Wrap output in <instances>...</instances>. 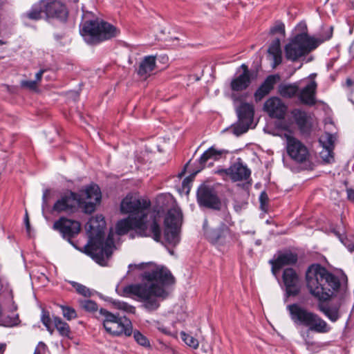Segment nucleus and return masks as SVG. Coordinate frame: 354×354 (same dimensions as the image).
<instances>
[{"label":"nucleus","mask_w":354,"mask_h":354,"mask_svg":"<svg viewBox=\"0 0 354 354\" xmlns=\"http://www.w3.org/2000/svg\"><path fill=\"white\" fill-rule=\"evenodd\" d=\"M151 203L149 200L127 195L121 202L120 211L129 216L118 221L115 232L118 235L127 234L130 230L142 237L151 236L156 242L161 240V229L156 220H149Z\"/></svg>","instance_id":"1"},{"label":"nucleus","mask_w":354,"mask_h":354,"mask_svg":"<svg viewBox=\"0 0 354 354\" xmlns=\"http://www.w3.org/2000/svg\"><path fill=\"white\" fill-rule=\"evenodd\" d=\"M142 277L143 282L128 285L123 288V292L137 297L147 310H156L160 306V301L168 296L167 286L174 283V277L169 270L162 266H154L145 271Z\"/></svg>","instance_id":"2"},{"label":"nucleus","mask_w":354,"mask_h":354,"mask_svg":"<svg viewBox=\"0 0 354 354\" xmlns=\"http://www.w3.org/2000/svg\"><path fill=\"white\" fill-rule=\"evenodd\" d=\"M106 222L102 215L92 217L86 225L89 241L86 246V253L101 266H106L111 257L113 248V234L110 232L104 239V230Z\"/></svg>","instance_id":"3"},{"label":"nucleus","mask_w":354,"mask_h":354,"mask_svg":"<svg viewBox=\"0 0 354 354\" xmlns=\"http://www.w3.org/2000/svg\"><path fill=\"white\" fill-rule=\"evenodd\" d=\"M310 293L319 301L328 300L339 287L337 277L319 264H313L306 273Z\"/></svg>","instance_id":"4"},{"label":"nucleus","mask_w":354,"mask_h":354,"mask_svg":"<svg viewBox=\"0 0 354 354\" xmlns=\"http://www.w3.org/2000/svg\"><path fill=\"white\" fill-rule=\"evenodd\" d=\"M333 27L323 30L322 34L310 36L306 32L297 34L285 46L286 58L292 62L309 54L319 45L329 40L333 35Z\"/></svg>","instance_id":"5"},{"label":"nucleus","mask_w":354,"mask_h":354,"mask_svg":"<svg viewBox=\"0 0 354 354\" xmlns=\"http://www.w3.org/2000/svg\"><path fill=\"white\" fill-rule=\"evenodd\" d=\"M286 309L291 320L297 326L306 327L308 330L317 333H327L331 330L328 324L319 315L299 304L288 305Z\"/></svg>","instance_id":"6"},{"label":"nucleus","mask_w":354,"mask_h":354,"mask_svg":"<svg viewBox=\"0 0 354 354\" xmlns=\"http://www.w3.org/2000/svg\"><path fill=\"white\" fill-rule=\"evenodd\" d=\"M80 33L86 43L95 44L117 37L120 30L104 21H90L84 23Z\"/></svg>","instance_id":"7"},{"label":"nucleus","mask_w":354,"mask_h":354,"mask_svg":"<svg viewBox=\"0 0 354 354\" xmlns=\"http://www.w3.org/2000/svg\"><path fill=\"white\" fill-rule=\"evenodd\" d=\"M102 323L106 331L113 336H130L133 332L131 322L125 317H119L105 309H100Z\"/></svg>","instance_id":"8"},{"label":"nucleus","mask_w":354,"mask_h":354,"mask_svg":"<svg viewBox=\"0 0 354 354\" xmlns=\"http://www.w3.org/2000/svg\"><path fill=\"white\" fill-rule=\"evenodd\" d=\"M183 214L178 208L169 209L165 218L164 238L167 243L176 245L178 243L180 238L178 229L181 224Z\"/></svg>","instance_id":"9"},{"label":"nucleus","mask_w":354,"mask_h":354,"mask_svg":"<svg viewBox=\"0 0 354 354\" xmlns=\"http://www.w3.org/2000/svg\"><path fill=\"white\" fill-rule=\"evenodd\" d=\"M224 220L218 227L214 228L207 232L209 240L216 244H226L230 243L234 239V234L230 230V227L233 225L232 216L227 210L221 213Z\"/></svg>","instance_id":"10"},{"label":"nucleus","mask_w":354,"mask_h":354,"mask_svg":"<svg viewBox=\"0 0 354 354\" xmlns=\"http://www.w3.org/2000/svg\"><path fill=\"white\" fill-rule=\"evenodd\" d=\"M84 202L80 196L75 192H68L62 195L53 205V211L57 213L73 214Z\"/></svg>","instance_id":"11"},{"label":"nucleus","mask_w":354,"mask_h":354,"mask_svg":"<svg viewBox=\"0 0 354 354\" xmlns=\"http://www.w3.org/2000/svg\"><path fill=\"white\" fill-rule=\"evenodd\" d=\"M284 137L286 140L287 153L292 160L299 163L309 160L310 154L304 144L290 133H285Z\"/></svg>","instance_id":"12"},{"label":"nucleus","mask_w":354,"mask_h":354,"mask_svg":"<svg viewBox=\"0 0 354 354\" xmlns=\"http://www.w3.org/2000/svg\"><path fill=\"white\" fill-rule=\"evenodd\" d=\"M224 180L230 178L232 181L245 180L250 176L251 171L246 165L242 162H236L232 165L228 169H221L215 171Z\"/></svg>","instance_id":"13"},{"label":"nucleus","mask_w":354,"mask_h":354,"mask_svg":"<svg viewBox=\"0 0 354 354\" xmlns=\"http://www.w3.org/2000/svg\"><path fill=\"white\" fill-rule=\"evenodd\" d=\"M197 201L201 206L209 209H220L221 202L214 188L202 185L198 189Z\"/></svg>","instance_id":"14"},{"label":"nucleus","mask_w":354,"mask_h":354,"mask_svg":"<svg viewBox=\"0 0 354 354\" xmlns=\"http://www.w3.org/2000/svg\"><path fill=\"white\" fill-rule=\"evenodd\" d=\"M80 222L65 217H61L53 224V229L59 231L69 241L80 232Z\"/></svg>","instance_id":"15"},{"label":"nucleus","mask_w":354,"mask_h":354,"mask_svg":"<svg viewBox=\"0 0 354 354\" xmlns=\"http://www.w3.org/2000/svg\"><path fill=\"white\" fill-rule=\"evenodd\" d=\"M263 109L270 118L283 119L287 111V106L279 97H272L266 101Z\"/></svg>","instance_id":"16"},{"label":"nucleus","mask_w":354,"mask_h":354,"mask_svg":"<svg viewBox=\"0 0 354 354\" xmlns=\"http://www.w3.org/2000/svg\"><path fill=\"white\" fill-rule=\"evenodd\" d=\"M44 11L47 17L65 19L67 10L64 4L58 0L42 1Z\"/></svg>","instance_id":"17"},{"label":"nucleus","mask_w":354,"mask_h":354,"mask_svg":"<svg viewBox=\"0 0 354 354\" xmlns=\"http://www.w3.org/2000/svg\"><path fill=\"white\" fill-rule=\"evenodd\" d=\"M342 305L341 301H333L330 303L319 302L317 308L331 322L335 323L342 317Z\"/></svg>","instance_id":"18"},{"label":"nucleus","mask_w":354,"mask_h":354,"mask_svg":"<svg viewBox=\"0 0 354 354\" xmlns=\"http://www.w3.org/2000/svg\"><path fill=\"white\" fill-rule=\"evenodd\" d=\"M283 281L288 296L297 295L300 291L299 277L292 268H286L283 272Z\"/></svg>","instance_id":"19"},{"label":"nucleus","mask_w":354,"mask_h":354,"mask_svg":"<svg viewBox=\"0 0 354 354\" xmlns=\"http://www.w3.org/2000/svg\"><path fill=\"white\" fill-rule=\"evenodd\" d=\"M297 259V254L291 252L279 253L275 259L270 261L273 274L277 276L283 267L296 263Z\"/></svg>","instance_id":"20"},{"label":"nucleus","mask_w":354,"mask_h":354,"mask_svg":"<svg viewBox=\"0 0 354 354\" xmlns=\"http://www.w3.org/2000/svg\"><path fill=\"white\" fill-rule=\"evenodd\" d=\"M84 194L88 201L84 203V212L91 214L95 211L96 204L100 203L101 201L100 187L96 185H91L86 188Z\"/></svg>","instance_id":"21"},{"label":"nucleus","mask_w":354,"mask_h":354,"mask_svg":"<svg viewBox=\"0 0 354 354\" xmlns=\"http://www.w3.org/2000/svg\"><path fill=\"white\" fill-rule=\"evenodd\" d=\"M241 68L243 70L242 73L233 78L230 83V88L234 91L245 90L251 83V74L248 66L243 64Z\"/></svg>","instance_id":"22"},{"label":"nucleus","mask_w":354,"mask_h":354,"mask_svg":"<svg viewBox=\"0 0 354 354\" xmlns=\"http://www.w3.org/2000/svg\"><path fill=\"white\" fill-rule=\"evenodd\" d=\"M239 122L243 125L241 133L248 131L250 124L252 123L254 116V107L248 103L241 104L236 110Z\"/></svg>","instance_id":"23"},{"label":"nucleus","mask_w":354,"mask_h":354,"mask_svg":"<svg viewBox=\"0 0 354 354\" xmlns=\"http://www.w3.org/2000/svg\"><path fill=\"white\" fill-rule=\"evenodd\" d=\"M335 139V136L328 133L323 135L319 139V142L323 147L320 151V156L327 163L333 161V150Z\"/></svg>","instance_id":"24"},{"label":"nucleus","mask_w":354,"mask_h":354,"mask_svg":"<svg viewBox=\"0 0 354 354\" xmlns=\"http://www.w3.org/2000/svg\"><path fill=\"white\" fill-rule=\"evenodd\" d=\"M317 84L315 81H310L298 93V98L304 104L313 106L316 103L315 95Z\"/></svg>","instance_id":"25"},{"label":"nucleus","mask_w":354,"mask_h":354,"mask_svg":"<svg viewBox=\"0 0 354 354\" xmlns=\"http://www.w3.org/2000/svg\"><path fill=\"white\" fill-rule=\"evenodd\" d=\"M280 80L279 75H271L266 77L254 93L256 101L261 100L274 88V84Z\"/></svg>","instance_id":"26"},{"label":"nucleus","mask_w":354,"mask_h":354,"mask_svg":"<svg viewBox=\"0 0 354 354\" xmlns=\"http://www.w3.org/2000/svg\"><path fill=\"white\" fill-rule=\"evenodd\" d=\"M155 68L156 57L145 56L140 62L137 73L141 78L145 80L151 75Z\"/></svg>","instance_id":"27"},{"label":"nucleus","mask_w":354,"mask_h":354,"mask_svg":"<svg viewBox=\"0 0 354 354\" xmlns=\"http://www.w3.org/2000/svg\"><path fill=\"white\" fill-rule=\"evenodd\" d=\"M226 153L227 151L224 149H218L214 147H211L201 155L199 163L204 167L209 161H216Z\"/></svg>","instance_id":"28"},{"label":"nucleus","mask_w":354,"mask_h":354,"mask_svg":"<svg viewBox=\"0 0 354 354\" xmlns=\"http://www.w3.org/2000/svg\"><path fill=\"white\" fill-rule=\"evenodd\" d=\"M268 53L272 60V68H276L282 62L281 42L279 38L272 41L268 48Z\"/></svg>","instance_id":"29"},{"label":"nucleus","mask_w":354,"mask_h":354,"mask_svg":"<svg viewBox=\"0 0 354 354\" xmlns=\"http://www.w3.org/2000/svg\"><path fill=\"white\" fill-rule=\"evenodd\" d=\"M291 115L301 131L306 132L309 130L308 117L305 111L299 109H295L291 111Z\"/></svg>","instance_id":"30"},{"label":"nucleus","mask_w":354,"mask_h":354,"mask_svg":"<svg viewBox=\"0 0 354 354\" xmlns=\"http://www.w3.org/2000/svg\"><path fill=\"white\" fill-rule=\"evenodd\" d=\"M278 92L283 97L291 98L299 92V86L296 84H281L278 87Z\"/></svg>","instance_id":"31"},{"label":"nucleus","mask_w":354,"mask_h":354,"mask_svg":"<svg viewBox=\"0 0 354 354\" xmlns=\"http://www.w3.org/2000/svg\"><path fill=\"white\" fill-rule=\"evenodd\" d=\"M26 15L30 19L38 20L41 19L45 15L42 1L39 3L33 6L31 10L27 12Z\"/></svg>","instance_id":"32"},{"label":"nucleus","mask_w":354,"mask_h":354,"mask_svg":"<svg viewBox=\"0 0 354 354\" xmlns=\"http://www.w3.org/2000/svg\"><path fill=\"white\" fill-rule=\"evenodd\" d=\"M54 324L62 336L68 337L71 333L70 327L67 323L64 322L60 317H54Z\"/></svg>","instance_id":"33"},{"label":"nucleus","mask_w":354,"mask_h":354,"mask_svg":"<svg viewBox=\"0 0 354 354\" xmlns=\"http://www.w3.org/2000/svg\"><path fill=\"white\" fill-rule=\"evenodd\" d=\"M113 305L116 309L120 310L127 313L134 314L136 308L122 301H114Z\"/></svg>","instance_id":"34"},{"label":"nucleus","mask_w":354,"mask_h":354,"mask_svg":"<svg viewBox=\"0 0 354 354\" xmlns=\"http://www.w3.org/2000/svg\"><path fill=\"white\" fill-rule=\"evenodd\" d=\"M20 323L18 315L12 317L7 316L4 318H0V325L5 327H13Z\"/></svg>","instance_id":"35"},{"label":"nucleus","mask_w":354,"mask_h":354,"mask_svg":"<svg viewBox=\"0 0 354 354\" xmlns=\"http://www.w3.org/2000/svg\"><path fill=\"white\" fill-rule=\"evenodd\" d=\"M180 337L183 341L189 346L196 349L199 346V342L195 337L187 334L184 331L180 332Z\"/></svg>","instance_id":"36"},{"label":"nucleus","mask_w":354,"mask_h":354,"mask_svg":"<svg viewBox=\"0 0 354 354\" xmlns=\"http://www.w3.org/2000/svg\"><path fill=\"white\" fill-rule=\"evenodd\" d=\"M80 306L84 310L93 313L97 310V304L91 300L84 299L80 301Z\"/></svg>","instance_id":"37"},{"label":"nucleus","mask_w":354,"mask_h":354,"mask_svg":"<svg viewBox=\"0 0 354 354\" xmlns=\"http://www.w3.org/2000/svg\"><path fill=\"white\" fill-rule=\"evenodd\" d=\"M60 308L62 310L63 316L67 320H71L77 317V313L74 308L67 306H60Z\"/></svg>","instance_id":"38"},{"label":"nucleus","mask_w":354,"mask_h":354,"mask_svg":"<svg viewBox=\"0 0 354 354\" xmlns=\"http://www.w3.org/2000/svg\"><path fill=\"white\" fill-rule=\"evenodd\" d=\"M72 286L73 288H75L76 291L79 294H80L84 297H90L91 296V292H90L89 289L87 287H86L85 286L78 283L77 282H72Z\"/></svg>","instance_id":"39"},{"label":"nucleus","mask_w":354,"mask_h":354,"mask_svg":"<svg viewBox=\"0 0 354 354\" xmlns=\"http://www.w3.org/2000/svg\"><path fill=\"white\" fill-rule=\"evenodd\" d=\"M135 340L141 346H149L150 345L148 339L139 331H135L133 333Z\"/></svg>","instance_id":"40"},{"label":"nucleus","mask_w":354,"mask_h":354,"mask_svg":"<svg viewBox=\"0 0 354 354\" xmlns=\"http://www.w3.org/2000/svg\"><path fill=\"white\" fill-rule=\"evenodd\" d=\"M41 322L46 326V329L50 333H53V330L51 328V319L49 315L48 312L42 310V315L41 317Z\"/></svg>","instance_id":"41"},{"label":"nucleus","mask_w":354,"mask_h":354,"mask_svg":"<svg viewBox=\"0 0 354 354\" xmlns=\"http://www.w3.org/2000/svg\"><path fill=\"white\" fill-rule=\"evenodd\" d=\"M270 32L274 34L279 32L281 35L285 33V26L282 22H277L275 25L270 28Z\"/></svg>","instance_id":"42"},{"label":"nucleus","mask_w":354,"mask_h":354,"mask_svg":"<svg viewBox=\"0 0 354 354\" xmlns=\"http://www.w3.org/2000/svg\"><path fill=\"white\" fill-rule=\"evenodd\" d=\"M21 85L30 90H36L37 88V83L35 80H23L21 82Z\"/></svg>","instance_id":"43"},{"label":"nucleus","mask_w":354,"mask_h":354,"mask_svg":"<svg viewBox=\"0 0 354 354\" xmlns=\"http://www.w3.org/2000/svg\"><path fill=\"white\" fill-rule=\"evenodd\" d=\"M196 174H192V176H189V177H187L186 178H185L182 183V185H183V190L186 191L187 193L189 192V189H190V184L194 177V175Z\"/></svg>","instance_id":"44"},{"label":"nucleus","mask_w":354,"mask_h":354,"mask_svg":"<svg viewBox=\"0 0 354 354\" xmlns=\"http://www.w3.org/2000/svg\"><path fill=\"white\" fill-rule=\"evenodd\" d=\"M259 200L261 205L263 207V206H264L266 204L268 200L267 194L265 192H262L260 195Z\"/></svg>","instance_id":"45"},{"label":"nucleus","mask_w":354,"mask_h":354,"mask_svg":"<svg viewBox=\"0 0 354 354\" xmlns=\"http://www.w3.org/2000/svg\"><path fill=\"white\" fill-rule=\"evenodd\" d=\"M348 199L354 203V189H346Z\"/></svg>","instance_id":"46"},{"label":"nucleus","mask_w":354,"mask_h":354,"mask_svg":"<svg viewBox=\"0 0 354 354\" xmlns=\"http://www.w3.org/2000/svg\"><path fill=\"white\" fill-rule=\"evenodd\" d=\"M44 73V70H40L38 73H36L35 81H36L37 83L41 80Z\"/></svg>","instance_id":"47"},{"label":"nucleus","mask_w":354,"mask_h":354,"mask_svg":"<svg viewBox=\"0 0 354 354\" xmlns=\"http://www.w3.org/2000/svg\"><path fill=\"white\" fill-rule=\"evenodd\" d=\"M48 194V190H45V192H44V194H43V206L44 205H46L47 202H46V197Z\"/></svg>","instance_id":"48"},{"label":"nucleus","mask_w":354,"mask_h":354,"mask_svg":"<svg viewBox=\"0 0 354 354\" xmlns=\"http://www.w3.org/2000/svg\"><path fill=\"white\" fill-rule=\"evenodd\" d=\"M6 348V344L4 343H0V354H3Z\"/></svg>","instance_id":"49"},{"label":"nucleus","mask_w":354,"mask_h":354,"mask_svg":"<svg viewBox=\"0 0 354 354\" xmlns=\"http://www.w3.org/2000/svg\"><path fill=\"white\" fill-rule=\"evenodd\" d=\"M25 223H26V226L27 230H29V228H30V222H29V219H28V214H26Z\"/></svg>","instance_id":"50"},{"label":"nucleus","mask_w":354,"mask_h":354,"mask_svg":"<svg viewBox=\"0 0 354 354\" xmlns=\"http://www.w3.org/2000/svg\"><path fill=\"white\" fill-rule=\"evenodd\" d=\"M303 337H304V341H305V343H306L308 346H309V345H312V344H313V343H312V342H310L308 339V334H307V335H306V337H305L304 335H303Z\"/></svg>","instance_id":"51"},{"label":"nucleus","mask_w":354,"mask_h":354,"mask_svg":"<svg viewBox=\"0 0 354 354\" xmlns=\"http://www.w3.org/2000/svg\"><path fill=\"white\" fill-rule=\"evenodd\" d=\"M132 268H142V264H140V265L130 264L129 266V268L131 269Z\"/></svg>","instance_id":"52"},{"label":"nucleus","mask_w":354,"mask_h":354,"mask_svg":"<svg viewBox=\"0 0 354 354\" xmlns=\"http://www.w3.org/2000/svg\"><path fill=\"white\" fill-rule=\"evenodd\" d=\"M348 4L351 8H354V0H348Z\"/></svg>","instance_id":"53"},{"label":"nucleus","mask_w":354,"mask_h":354,"mask_svg":"<svg viewBox=\"0 0 354 354\" xmlns=\"http://www.w3.org/2000/svg\"><path fill=\"white\" fill-rule=\"evenodd\" d=\"M5 44V42L2 40H0V45Z\"/></svg>","instance_id":"54"},{"label":"nucleus","mask_w":354,"mask_h":354,"mask_svg":"<svg viewBox=\"0 0 354 354\" xmlns=\"http://www.w3.org/2000/svg\"><path fill=\"white\" fill-rule=\"evenodd\" d=\"M347 84H351V81L350 80H347Z\"/></svg>","instance_id":"55"},{"label":"nucleus","mask_w":354,"mask_h":354,"mask_svg":"<svg viewBox=\"0 0 354 354\" xmlns=\"http://www.w3.org/2000/svg\"><path fill=\"white\" fill-rule=\"evenodd\" d=\"M353 46H354V41L353 42Z\"/></svg>","instance_id":"56"}]
</instances>
